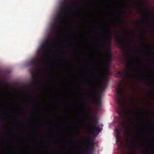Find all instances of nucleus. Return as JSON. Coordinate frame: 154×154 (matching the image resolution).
Returning a JSON list of instances; mask_svg holds the SVG:
<instances>
[{
  "label": "nucleus",
  "instance_id": "1",
  "mask_svg": "<svg viewBox=\"0 0 154 154\" xmlns=\"http://www.w3.org/2000/svg\"><path fill=\"white\" fill-rule=\"evenodd\" d=\"M109 55L110 57H108L106 60L107 63H104L103 65V68L95 72L97 76L94 78V82L91 85V90L89 92V94L92 96L93 100H96V105L97 106H99L101 105V97L100 95H98L97 97H96L97 93L96 91V85L100 84L103 80L104 70L106 69L108 70L109 69V65L108 62H110L111 60L110 57L111 56V54L110 52L109 53Z\"/></svg>",
  "mask_w": 154,
  "mask_h": 154
},
{
  "label": "nucleus",
  "instance_id": "2",
  "mask_svg": "<svg viewBox=\"0 0 154 154\" xmlns=\"http://www.w3.org/2000/svg\"><path fill=\"white\" fill-rule=\"evenodd\" d=\"M91 122H92L93 123H89L88 125V126L90 131L91 133L94 134L95 132H100V127L96 126L99 123V122L97 117L94 116L92 118L90 119Z\"/></svg>",
  "mask_w": 154,
  "mask_h": 154
},
{
  "label": "nucleus",
  "instance_id": "3",
  "mask_svg": "<svg viewBox=\"0 0 154 154\" xmlns=\"http://www.w3.org/2000/svg\"><path fill=\"white\" fill-rule=\"evenodd\" d=\"M118 85V87L116 88V92L117 93L116 98L119 106L120 107L123 108L125 106L124 103L122 102L124 91L120 83H119Z\"/></svg>",
  "mask_w": 154,
  "mask_h": 154
},
{
  "label": "nucleus",
  "instance_id": "4",
  "mask_svg": "<svg viewBox=\"0 0 154 154\" xmlns=\"http://www.w3.org/2000/svg\"><path fill=\"white\" fill-rule=\"evenodd\" d=\"M64 13L60 12V13L55 18V23L53 24L51 27V30L54 33H56L57 32L56 29V26L57 25L59 27H60L61 22L64 18Z\"/></svg>",
  "mask_w": 154,
  "mask_h": 154
},
{
  "label": "nucleus",
  "instance_id": "5",
  "mask_svg": "<svg viewBox=\"0 0 154 154\" xmlns=\"http://www.w3.org/2000/svg\"><path fill=\"white\" fill-rule=\"evenodd\" d=\"M116 41L120 44V46L125 49L129 50L130 47L125 42V38L122 36H116L115 37Z\"/></svg>",
  "mask_w": 154,
  "mask_h": 154
},
{
  "label": "nucleus",
  "instance_id": "6",
  "mask_svg": "<svg viewBox=\"0 0 154 154\" xmlns=\"http://www.w3.org/2000/svg\"><path fill=\"white\" fill-rule=\"evenodd\" d=\"M41 60H31L29 62V64L32 66V71L31 72L32 74H33L34 73L38 70V68L39 67V62Z\"/></svg>",
  "mask_w": 154,
  "mask_h": 154
},
{
  "label": "nucleus",
  "instance_id": "7",
  "mask_svg": "<svg viewBox=\"0 0 154 154\" xmlns=\"http://www.w3.org/2000/svg\"><path fill=\"white\" fill-rule=\"evenodd\" d=\"M53 43L51 41L50 38L49 37L48 39L45 41L41 45L40 48L42 50L45 51L48 49V47L52 45Z\"/></svg>",
  "mask_w": 154,
  "mask_h": 154
},
{
  "label": "nucleus",
  "instance_id": "8",
  "mask_svg": "<svg viewBox=\"0 0 154 154\" xmlns=\"http://www.w3.org/2000/svg\"><path fill=\"white\" fill-rule=\"evenodd\" d=\"M88 143H87V145L88 146L87 149L84 151V153H91L93 152L94 151V146L93 145H90V143L91 142V140L90 139H88L87 140Z\"/></svg>",
  "mask_w": 154,
  "mask_h": 154
},
{
  "label": "nucleus",
  "instance_id": "9",
  "mask_svg": "<svg viewBox=\"0 0 154 154\" xmlns=\"http://www.w3.org/2000/svg\"><path fill=\"white\" fill-rule=\"evenodd\" d=\"M117 75H119L120 78L123 79L124 80L126 79H128L130 77L129 75L120 71H118L117 72Z\"/></svg>",
  "mask_w": 154,
  "mask_h": 154
},
{
  "label": "nucleus",
  "instance_id": "10",
  "mask_svg": "<svg viewBox=\"0 0 154 154\" xmlns=\"http://www.w3.org/2000/svg\"><path fill=\"white\" fill-rule=\"evenodd\" d=\"M66 3L63 2L61 4L60 10V12H61L62 13H65L66 10L67 8L66 6Z\"/></svg>",
  "mask_w": 154,
  "mask_h": 154
},
{
  "label": "nucleus",
  "instance_id": "11",
  "mask_svg": "<svg viewBox=\"0 0 154 154\" xmlns=\"http://www.w3.org/2000/svg\"><path fill=\"white\" fill-rule=\"evenodd\" d=\"M140 80L141 81H143V83L144 84H145L148 86H151L152 85L151 84L148 83V82H146V81H144L142 79H140Z\"/></svg>",
  "mask_w": 154,
  "mask_h": 154
},
{
  "label": "nucleus",
  "instance_id": "12",
  "mask_svg": "<svg viewBox=\"0 0 154 154\" xmlns=\"http://www.w3.org/2000/svg\"><path fill=\"white\" fill-rule=\"evenodd\" d=\"M33 80V84L34 85H35L36 82V79L35 77H33L32 78Z\"/></svg>",
  "mask_w": 154,
  "mask_h": 154
},
{
  "label": "nucleus",
  "instance_id": "13",
  "mask_svg": "<svg viewBox=\"0 0 154 154\" xmlns=\"http://www.w3.org/2000/svg\"><path fill=\"white\" fill-rule=\"evenodd\" d=\"M80 2L81 3V4L83 5H85L86 4L85 2L83 0H80Z\"/></svg>",
  "mask_w": 154,
  "mask_h": 154
},
{
  "label": "nucleus",
  "instance_id": "14",
  "mask_svg": "<svg viewBox=\"0 0 154 154\" xmlns=\"http://www.w3.org/2000/svg\"><path fill=\"white\" fill-rule=\"evenodd\" d=\"M100 88L101 89L103 90H104L106 88V85L105 84H104L103 85L101 86Z\"/></svg>",
  "mask_w": 154,
  "mask_h": 154
},
{
  "label": "nucleus",
  "instance_id": "15",
  "mask_svg": "<svg viewBox=\"0 0 154 154\" xmlns=\"http://www.w3.org/2000/svg\"><path fill=\"white\" fill-rule=\"evenodd\" d=\"M115 131H116V133H117L118 134H117L116 135V140L117 141H119V139H118V130H117V129H115Z\"/></svg>",
  "mask_w": 154,
  "mask_h": 154
},
{
  "label": "nucleus",
  "instance_id": "16",
  "mask_svg": "<svg viewBox=\"0 0 154 154\" xmlns=\"http://www.w3.org/2000/svg\"><path fill=\"white\" fill-rule=\"evenodd\" d=\"M72 9H73L74 10H77L78 9L77 7V6H76V5L72 7Z\"/></svg>",
  "mask_w": 154,
  "mask_h": 154
},
{
  "label": "nucleus",
  "instance_id": "17",
  "mask_svg": "<svg viewBox=\"0 0 154 154\" xmlns=\"http://www.w3.org/2000/svg\"><path fill=\"white\" fill-rule=\"evenodd\" d=\"M146 11L147 12H148L149 13V14H154V12H153V11H151L149 10H146Z\"/></svg>",
  "mask_w": 154,
  "mask_h": 154
},
{
  "label": "nucleus",
  "instance_id": "18",
  "mask_svg": "<svg viewBox=\"0 0 154 154\" xmlns=\"http://www.w3.org/2000/svg\"><path fill=\"white\" fill-rule=\"evenodd\" d=\"M149 93H151V94H154V90H152L151 91H149Z\"/></svg>",
  "mask_w": 154,
  "mask_h": 154
},
{
  "label": "nucleus",
  "instance_id": "19",
  "mask_svg": "<svg viewBox=\"0 0 154 154\" xmlns=\"http://www.w3.org/2000/svg\"><path fill=\"white\" fill-rule=\"evenodd\" d=\"M118 20L119 21L121 22V23H122L123 24H124L125 23V22H124V20H123L121 21H120L119 19H118Z\"/></svg>",
  "mask_w": 154,
  "mask_h": 154
},
{
  "label": "nucleus",
  "instance_id": "20",
  "mask_svg": "<svg viewBox=\"0 0 154 154\" xmlns=\"http://www.w3.org/2000/svg\"><path fill=\"white\" fill-rule=\"evenodd\" d=\"M68 0H63V2L65 3L66 4L68 3Z\"/></svg>",
  "mask_w": 154,
  "mask_h": 154
},
{
  "label": "nucleus",
  "instance_id": "21",
  "mask_svg": "<svg viewBox=\"0 0 154 154\" xmlns=\"http://www.w3.org/2000/svg\"><path fill=\"white\" fill-rule=\"evenodd\" d=\"M108 32L109 33H111L112 32L109 29L108 30Z\"/></svg>",
  "mask_w": 154,
  "mask_h": 154
},
{
  "label": "nucleus",
  "instance_id": "22",
  "mask_svg": "<svg viewBox=\"0 0 154 154\" xmlns=\"http://www.w3.org/2000/svg\"><path fill=\"white\" fill-rule=\"evenodd\" d=\"M118 114H119V115H120L121 114V112L120 111H119L118 112Z\"/></svg>",
  "mask_w": 154,
  "mask_h": 154
},
{
  "label": "nucleus",
  "instance_id": "23",
  "mask_svg": "<svg viewBox=\"0 0 154 154\" xmlns=\"http://www.w3.org/2000/svg\"><path fill=\"white\" fill-rule=\"evenodd\" d=\"M103 43L104 45H107V42H104Z\"/></svg>",
  "mask_w": 154,
  "mask_h": 154
},
{
  "label": "nucleus",
  "instance_id": "24",
  "mask_svg": "<svg viewBox=\"0 0 154 154\" xmlns=\"http://www.w3.org/2000/svg\"><path fill=\"white\" fill-rule=\"evenodd\" d=\"M131 144H132V146H134V143L133 142H131Z\"/></svg>",
  "mask_w": 154,
  "mask_h": 154
},
{
  "label": "nucleus",
  "instance_id": "25",
  "mask_svg": "<svg viewBox=\"0 0 154 154\" xmlns=\"http://www.w3.org/2000/svg\"><path fill=\"white\" fill-rule=\"evenodd\" d=\"M130 72H133V70L132 69H131L130 70Z\"/></svg>",
  "mask_w": 154,
  "mask_h": 154
},
{
  "label": "nucleus",
  "instance_id": "26",
  "mask_svg": "<svg viewBox=\"0 0 154 154\" xmlns=\"http://www.w3.org/2000/svg\"><path fill=\"white\" fill-rule=\"evenodd\" d=\"M109 42H110V43L111 42V41H110V39L109 38ZM109 47H110V43L109 44Z\"/></svg>",
  "mask_w": 154,
  "mask_h": 154
},
{
  "label": "nucleus",
  "instance_id": "27",
  "mask_svg": "<svg viewBox=\"0 0 154 154\" xmlns=\"http://www.w3.org/2000/svg\"><path fill=\"white\" fill-rule=\"evenodd\" d=\"M89 153H87V154L86 153H84V152H83V154H89Z\"/></svg>",
  "mask_w": 154,
  "mask_h": 154
},
{
  "label": "nucleus",
  "instance_id": "28",
  "mask_svg": "<svg viewBox=\"0 0 154 154\" xmlns=\"http://www.w3.org/2000/svg\"><path fill=\"white\" fill-rule=\"evenodd\" d=\"M126 63L127 65V66H129V64L128 63L126 62Z\"/></svg>",
  "mask_w": 154,
  "mask_h": 154
},
{
  "label": "nucleus",
  "instance_id": "29",
  "mask_svg": "<svg viewBox=\"0 0 154 154\" xmlns=\"http://www.w3.org/2000/svg\"><path fill=\"white\" fill-rule=\"evenodd\" d=\"M152 53H153V54H154V52H152Z\"/></svg>",
  "mask_w": 154,
  "mask_h": 154
},
{
  "label": "nucleus",
  "instance_id": "30",
  "mask_svg": "<svg viewBox=\"0 0 154 154\" xmlns=\"http://www.w3.org/2000/svg\"><path fill=\"white\" fill-rule=\"evenodd\" d=\"M87 83H89V82H87Z\"/></svg>",
  "mask_w": 154,
  "mask_h": 154
}]
</instances>
